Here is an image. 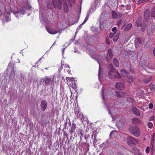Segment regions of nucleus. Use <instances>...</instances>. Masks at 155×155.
<instances>
[{
    "label": "nucleus",
    "mask_w": 155,
    "mask_h": 155,
    "mask_svg": "<svg viewBox=\"0 0 155 155\" xmlns=\"http://www.w3.org/2000/svg\"><path fill=\"white\" fill-rule=\"evenodd\" d=\"M64 64H62V62H61V67L60 68H59V70H62L63 68V66H64Z\"/></svg>",
    "instance_id": "obj_48"
},
{
    "label": "nucleus",
    "mask_w": 155,
    "mask_h": 155,
    "mask_svg": "<svg viewBox=\"0 0 155 155\" xmlns=\"http://www.w3.org/2000/svg\"><path fill=\"white\" fill-rule=\"evenodd\" d=\"M132 26V25L130 23L127 25L125 28H124V30L125 31H127L130 30Z\"/></svg>",
    "instance_id": "obj_21"
},
{
    "label": "nucleus",
    "mask_w": 155,
    "mask_h": 155,
    "mask_svg": "<svg viewBox=\"0 0 155 155\" xmlns=\"http://www.w3.org/2000/svg\"><path fill=\"white\" fill-rule=\"evenodd\" d=\"M121 75L124 77H128L129 76V74L124 69H121L120 70Z\"/></svg>",
    "instance_id": "obj_16"
},
{
    "label": "nucleus",
    "mask_w": 155,
    "mask_h": 155,
    "mask_svg": "<svg viewBox=\"0 0 155 155\" xmlns=\"http://www.w3.org/2000/svg\"><path fill=\"white\" fill-rule=\"evenodd\" d=\"M136 41L137 42H138V43L141 44L142 43V41L141 39L140 38H136Z\"/></svg>",
    "instance_id": "obj_27"
},
{
    "label": "nucleus",
    "mask_w": 155,
    "mask_h": 155,
    "mask_svg": "<svg viewBox=\"0 0 155 155\" xmlns=\"http://www.w3.org/2000/svg\"><path fill=\"white\" fill-rule=\"evenodd\" d=\"M145 1V0H140L138 2V4H139L142 2H144Z\"/></svg>",
    "instance_id": "obj_42"
},
{
    "label": "nucleus",
    "mask_w": 155,
    "mask_h": 155,
    "mask_svg": "<svg viewBox=\"0 0 155 155\" xmlns=\"http://www.w3.org/2000/svg\"><path fill=\"white\" fill-rule=\"evenodd\" d=\"M104 104H105V105L106 106V107L107 108V109L108 110V112L109 114H111V112L110 110L109 109V106L106 103V102L104 103Z\"/></svg>",
    "instance_id": "obj_26"
},
{
    "label": "nucleus",
    "mask_w": 155,
    "mask_h": 155,
    "mask_svg": "<svg viewBox=\"0 0 155 155\" xmlns=\"http://www.w3.org/2000/svg\"><path fill=\"white\" fill-rule=\"evenodd\" d=\"M26 8L27 9L30 10L31 9L32 7L31 5L28 4L26 5Z\"/></svg>",
    "instance_id": "obj_34"
},
{
    "label": "nucleus",
    "mask_w": 155,
    "mask_h": 155,
    "mask_svg": "<svg viewBox=\"0 0 155 155\" xmlns=\"http://www.w3.org/2000/svg\"><path fill=\"white\" fill-rule=\"evenodd\" d=\"M154 136H155V134H154V133H153L151 135L152 138L151 139V140L152 141H153V139L154 138Z\"/></svg>",
    "instance_id": "obj_47"
},
{
    "label": "nucleus",
    "mask_w": 155,
    "mask_h": 155,
    "mask_svg": "<svg viewBox=\"0 0 155 155\" xmlns=\"http://www.w3.org/2000/svg\"><path fill=\"white\" fill-rule=\"evenodd\" d=\"M72 2L73 3H75V0H71Z\"/></svg>",
    "instance_id": "obj_63"
},
{
    "label": "nucleus",
    "mask_w": 155,
    "mask_h": 155,
    "mask_svg": "<svg viewBox=\"0 0 155 155\" xmlns=\"http://www.w3.org/2000/svg\"><path fill=\"white\" fill-rule=\"evenodd\" d=\"M89 15L88 14L87 15V16H86V17L85 18V19H87V20H88V18H89Z\"/></svg>",
    "instance_id": "obj_55"
},
{
    "label": "nucleus",
    "mask_w": 155,
    "mask_h": 155,
    "mask_svg": "<svg viewBox=\"0 0 155 155\" xmlns=\"http://www.w3.org/2000/svg\"><path fill=\"white\" fill-rule=\"evenodd\" d=\"M131 109L134 114L137 116H140V114L139 110L134 106L133 105L131 106Z\"/></svg>",
    "instance_id": "obj_11"
},
{
    "label": "nucleus",
    "mask_w": 155,
    "mask_h": 155,
    "mask_svg": "<svg viewBox=\"0 0 155 155\" xmlns=\"http://www.w3.org/2000/svg\"><path fill=\"white\" fill-rule=\"evenodd\" d=\"M115 95L118 97H124L126 94V93L120 91H116L115 92Z\"/></svg>",
    "instance_id": "obj_8"
},
{
    "label": "nucleus",
    "mask_w": 155,
    "mask_h": 155,
    "mask_svg": "<svg viewBox=\"0 0 155 155\" xmlns=\"http://www.w3.org/2000/svg\"><path fill=\"white\" fill-rule=\"evenodd\" d=\"M109 67L110 68V70H112V69H114L113 68V65L112 64H109Z\"/></svg>",
    "instance_id": "obj_38"
},
{
    "label": "nucleus",
    "mask_w": 155,
    "mask_h": 155,
    "mask_svg": "<svg viewBox=\"0 0 155 155\" xmlns=\"http://www.w3.org/2000/svg\"><path fill=\"white\" fill-rule=\"evenodd\" d=\"M68 2H68V4L69 6H70L71 7H72V4L70 2V0H67Z\"/></svg>",
    "instance_id": "obj_50"
},
{
    "label": "nucleus",
    "mask_w": 155,
    "mask_h": 155,
    "mask_svg": "<svg viewBox=\"0 0 155 155\" xmlns=\"http://www.w3.org/2000/svg\"><path fill=\"white\" fill-rule=\"evenodd\" d=\"M15 71L14 69V68L13 67H12L11 68V70L10 71V76H14L15 75Z\"/></svg>",
    "instance_id": "obj_22"
},
{
    "label": "nucleus",
    "mask_w": 155,
    "mask_h": 155,
    "mask_svg": "<svg viewBox=\"0 0 155 155\" xmlns=\"http://www.w3.org/2000/svg\"><path fill=\"white\" fill-rule=\"evenodd\" d=\"M94 143H95L96 142L97 140H96V134H95L94 136Z\"/></svg>",
    "instance_id": "obj_51"
},
{
    "label": "nucleus",
    "mask_w": 155,
    "mask_h": 155,
    "mask_svg": "<svg viewBox=\"0 0 155 155\" xmlns=\"http://www.w3.org/2000/svg\"><path fill=\"white\" fill-rule=\"evenodd\" d=\"M103 22H100V28L101 29H102V28L103 27Z\"/></svg>",
    "instance_id": "obj_41"
},
{
    "label": "nucleus",
    "mask_w": 155,
    "mask_h": 155,
    "mask_svg": "<svg viewBox=\"0 0 155 155\" xmlns=\"http://www.w3.org/2000/svg\"><path fill=\"white\" fill-rule=\"evenodd\" d=\"M68 120L67 119L66 120L65 122L64 123V128L66 129L67 127V125L68 124Z\"/></svg>",
    "instance_id": "obj_35"
},
{
    "label": "nucleus",
    "mask_w": 155,
    "mask_h": 155,
    "mask_svg": "<svg viewBox=\"0 0 155 155\" xmlns=\"http://www.w3.org/2000/svg\"><path fill=\"white\" fill-rule=\"evenodd\" d=\"M106 91L105 93L104 92V90L103 88L102 87V98L103 100L104 101V103L105 102V101L107 99H108V96H109V94L108 93V92Z\"/></svg>",
    "instance_id": "obj_5"
},
{
    "label": "nucleus",
    "mask_w": 155,
    "mask_h": 155,
    "mask_svg": "<svg viewBox=\"0 0 155 155\" xmlns=\"http://www.w3.org/2000/svg\"><path fill=\"white\" fill-rule=\"evenodd\" d=\"M151 16L153 17H155V7L152 9L151 11Z\"/></svg>",
    "instance_id": "obj_24"
},
{
    "label": "nucleus",
    "mask_w": 155,
    "mask_h": 155,
    "mask_svg": "<svg viewBox=\"0 0 155 155\" xmlns=\"http://www.w3.org/2000/svg\"><path fill=\"white\" fill-rule=\"evenodd\" d=\"M145 30V27H144L143 28H141L140 29V31H141L142 32L144 31Z\"/></svg>",
    "instance_id": "obj_49"
},
{
    "label": "nucleus",
    "mask_w": 155,
    "mask_h": 155,
    "mask_svg": "<svg viewBox=\"0 0 155 155\" xmlns=\"http://www.w3.org/2000/svg\"><path fill=\"white\" fill-rule=\"evenodd\" d=\"M130 133L135 137H138L140 134V131L139 127L137 126H130L129 127Z\"/></svg>",
    "instance_id": "obj_1"
},
{
    "label": "nucleus",
    "mask_w": 155,
    "mask_h": 155,
    "mask_svg": "<svg viewBox=\"0 0 155 155\" xmlns=\"http://www.w3.org/2000/svg\"><path fill=\"white\" fill-rule=\"evenodd\" d=\"M147 125L149 128H151L153 127V124L151 122H149L147 124Z\"/></svg>",
    "instance_id": "obj_31"
},
{
    "label": "nucleus",
    "mask_w": 155,
    "mask_h": 155,
    "mask_svg": "<svg viewBox=\"0 0 155 155\" xmlns=\"http://www.w3.org/2000/svg\"><path fill=\"white\" fill-rule=\"evenodd\" d=\"M51 78L48 76L45 77L43 79V82H45V84L48 85L50 84L51 81Z\"/></svg>",
    "instance_id": "obj_12"
},
{
    "label": "nucleus",
    "mask_w": 155,
    "mask_h": 155,
    "mask_svg": "<svg viewBox=\"0 0 155 155\" xmlns=\"http://www.w3.org/2000/svg\"><path fill=\"white\" fill-rule=\"evenodd\" d=\"M87 19H85L84 20V21H83V22L80 25V26H81L82 25H83L87 21Z\"/></svg>",
    "instance_id": "obj_46"
},
{
    "label": "nucleus",
    "mask_w": 155,
    "mask_h": 155,
    "mask_svg": "<svg viewBox=\"0 0 155 155\" xmlns=\"http://www.w3.org/2000/svg\"><path fill=\"white\" fill-rule=\"evenodd\" d=\"M5 18L6 21L7 22H8L11 20V19H10L9 17L7 15H5Z\"/></svg>",
    "instance_id": "obj_29"
},
{
    "label": "nucleus",
    "mask_w": 155,
    "mask_h": 155,
    "mask_svg": "<svg viewBox=\"0 0 155 155\" xmlns=\"http://www.w3.org/2000/svg\"><path fill=\"white\" fill-rule=\"evenodd\" d=\"M108 75L111 79L114 78L119 79L121 77L120 73L118 71H116L115 69H113L109 71Z\"/></svg>",
    "instance_id": "obj_2"
},
{
    "label": "nucleus",
    "mask_w": 155,
    "mask_h": 155,
    "mask_svg": "<svg viewBox=\"0 0 155 155\" xmlns=\"http://www.w3.org/2000/svg\"><path fill=\"white\" fill-rule=\"evenodd\" d=\"M79 135H80V138L81 139L84 136V131L82 129H80L78 131Z\"/></svg>",
    "instance_id": "obj_20"
},
{
    "label": "nucleus",
    "mask_w": 155,
    "mask_h": 155,
    "mask_svg": "<svg viewBox=\"0 0 155 155\" xmlns=\"http://www.w3.org/2000/svg\"><path fill=\"white\" fill-rule=\"evenodd\" d=\"M75 128L76 124L74 123H73L72 124V126L71 127V128L69 130V133H70V134L71 135V136L70 137V138H72V133L74 131V130L75 129Z\"/></svg>",
    "instance_id": "obj_15"
},
{
    "label": "nucleus",
    "mask_w": 155,
    "mask_h": 155,
    "mask_svg": "<svg viewBox=\"0 0 155 155\" xmlns=\"http://www.w3.org/2000/svg\"><path fill=\"white\" fill-rule=\"evenodd\" d=\"M106 43L107 45H110V41L109 38H107L106 39Z\"/></svg>",
    "instance_id": "obj_36"
},
{
    "label": "nucleus",
    "mask_w": 155,
    "mask_h": 155,
    "mask_svg": "<svg viewBox=\"0 0 155 155\" xmlns=\"http://www.w3.org/2000/svg\"><path fill=\"white\" fill-rule=\"evenodd\" d=\"M142 23V18L139 17L136 22V24L138 27L141 26Z\"/></svg>",
    "instance_id": "obj_17"
},
{
    "label": "nucleus",
    "mask_w": 155,
    "mask_h": 155,
    "mask_svg": "<svg viewBox=\"0 0 155 155\" xmlns=\"http://www.w3.org/2000/svg\"><path fill=\"white\" fill-rule=\"evenodd\" d=\"M10 13H11L10 12H8V13H7V14H8V15H10Z\"/></svg>",
    "instance_id": "obj_64"
},
{
    "label": "nucleus",
    "mask_w": 155,
    "mask_h": 155,
    "mask_svg": "<svg viewBox=\"0 0 155 155\" xmlns=\"http://www.w3.org/2000/svg\"><path fill=\"white\" fill-rule=\"evenodd\" d=\"M63 3L64 12L66 13H67L68 11V8L66 0H63Z\"/></svg>",
    "instance_id": "obj_14"
},
{
    "label": "nucleus",
    "mask_w": 155,
    "mask_h": 155,
    "mask_svg": "<svg viewBox=\"0 0 155 155\" xmlns=\"http://www.w3.org/2000/svg\"><path fill=\"white\" fill-rule=\"evenodd\" d=\"M41 109L43 111H44L47 107V102L45 100H43L41 101Z\"/></svg>",
    "instance_id": "obj_6"
},
{
    "label": "nucleus",
    "mask_w": 155,
    "mask_h": 155,
    "mask_svg": "<svg viewBox=\"0 0 155 155\" xmlns=\"http://www.w3.org/2000/svg\"><path fill=\"white\" fill-rule=\"evenodd\" d=\"M150 10L148 9H146L144 12V18L146 21L148 20L150 17Z\"/></svg>",
    "instance_id": "obj_10"
},
{
    "label": "nucleus",
    "mask_w": 155,
    "mask_h": 155,
    "mask_svg": "<svg viewBox=\"0 0 155 155\" xmlns=\"http://www.w3.org/2000/svg\"><path fill=\"white\" fill-rule=\"evenodd\" d=\"M63 135L64 137H66L67 140L68 139V134L66 132H64Z\"/></svg>",
    "instance_id": "obj_33"
},
{
    "label": "nucleus",
    "mask_w": 155,
    "mask_h": 155,
    "mask_svg": "<svg viewBox=\"0 0 155 155\" xmlns=\"http://www.w3.org/2000/svg\"><path fill=\"white\" fill-rule=\"evenodd\" d=\"M19 11L18 10H12V12L15 15L18 13L19 12Z\"/></svg>",
    "instance_id": "obj_32"
},
{
    "label": "nucleus",
    "mask_w": 155,
    "mask_h": 155,
    "mask_svg": "<svg viewBox=\"0 0 155 155\" xmlns=\"http://www.w3.org/2000/svg\"><path fill=\"white\" fill-rule=\"evenodd\" d=\"M20 12L21 14L24 15L25 13V9L23 8H22L20 9Z\"/></svg>",
    "instance_id": "obj_30"
},
{
    "label": "nucleus",
    "mask_w": 155,
    "mask_h": 155,
    "mask_svg": "<svg viewBox=\"0 0 155 155\" xmlns=\"http://www.w3.org/2000/svg\"><path fill=\"white\" fill-rule=\"evenodd\" d=\"M53 4L55 8L60 10L62 8L61 0H53Z\"/></svg>",
    "instance_id": "obj_3"
},
{
    "label": "nucleus",
    "mask_w": 155,
    "mask_h": 155,
    "mask_svg": "<svg viewBox=\"0 0 155 155\" xmlns=\"http://www.w3.org/2000/svg\"><path fill=\"white\" fill-rule=\"evenodd\" d=\"M130 70L132 73H134V70L132 69H130Z\"/></svg>",
    "instance_id": "obj_59"
},
{
    "label": "nucleus",
    "mask_w": 155,
    "mask_h": 155,
    "mask_svg": "<svg viewBox=\"0 0 155 155\" xmlns=\"http://www.w3.org/2000/svg\"><path fill=\"white\" fill-rule=\"evenodd\" d=\"M141 123V120L137 117L134 118L132 119V124L135 125L140 124Z\"/></svg>",
    "instance_id": "obj_13"
},
{
    "label": "nucleus",
    "mask_w": 155,
    "mask_h": 155,
    "mask_svg": "<svg viewBox=\"0 0 155 155\" xmlns=\"http://www.w3.org/2000/svg\"><path fill=\"white\" fill-rule=\"evenodd\" d=\"M113 62L114 65L117 67H119V62L117 59L116 58H114L113 59Z\"/></svg>",
    "instance_id": "obj_19"
},
{
    "label": "nucleus",
    "mask_w": 155,
    "mask_h": 155,
    "mask_svg": "<svg viewBox=\"0 0 155 155\" xmlns=\"http://www.w3.org/2000/svg\"><path fill=\"white\" fill-rule=\"evenodd\" d=\"M115 87L118 89L123 90L124 89V83L118 82L115 84Z\"/></svg>",
    "instance_id": "obj_9"
},
{
    "label": "nucleus",
    "mask_w": 155,
    "mask_h": 155,
    "mask_svg": "<svg viewBox=\"0 0 155 155\" xmlns=\"http://www.w3.org/2000/svg\"><path fill=\"white\" fill-rule=\"evenodd\" d=\"M150 150V147H147L146 149V152L147 153H148L149 152Z\"/></svg>",
    "instance_id": "obj_40"
},
{
    "label": "nucleus",
    "mask_w": 155,
    "mask_h": 155,
    "mask_svg": "<svg viewBox=\"0 0 155 155\" xmlns=\"http://www.w3.org/2000/svg\"><path fill=\"white\" fill-rule=\"evenodd\" d=\"M47 7L48 8L50 9V4H48L47 5Z\"/></svg>",
    "instance_id": "obj_57"
},
{
    "label": "nucleus",
    "mask_w": 155,
    "mask_h": 155,
    "mask_svg": "<svg viewBox=\"0 0 155 155\" xmlns=\"http://www.w3.org/2000/svg\"><path fill=\"white\" fill-rule=\"evenodd\" d=\"M105 58H106V60L107 62H109V59L108 58V57H106L105 56Z\"/></svg>",
    "instance_id": "obj_58"
},
{
    "label": "nucleus",
    "mask_w": 155,
    "mask_h": 155,
    "mask_svg": "<svg viewBox=\"0 0 155 155\" xmlns=\"http://www.w3.org/2000/svg\"><path fill=\"white\" fill-rule=\"evenodd\" d=\"M155 87V86L153 84H151L150 86V90L151 91L153 90Z\"/></svg>",
    "instance_id": "obj_37"
},
{
    "label": "nucleus",
    "mask_w": 155,
    "mask_h": 155,
    "mask_svg": "<svg viewBox=\"0 0 155 155\" xmlns=\"http://www.w3.org/2000/svg\"><path fill=\"white\" fill-rule=\"evenodd\" d=\"M100 66H99V75L100 74V73H101V72H100Z\"/></svg>",
    "instance_id": "obj_62"
},
{
    "label": "nucleus",
    "mask_w": 155,
    "mask_h": 155,
    "mask_svg": "<svg viewBox=\"0 0 155 155\" xmlns=\"http://www.w3.org/2000/svg\"><path fill=\"white\" fill-rule=\"evenodd\" d=\"M154 117L153 116H152L150 118V120H154Z\"/></svg>",
    "instance_id": "obj_54"
},
{
    "label": "nucleus",
    "mask_w": 155,
    "mask_h": 155,
    "mask_svg": "<svg viewBox=\"0 0 155 155\" xmlns=\"http://www.w3.org/2000/svg\"><path fill=\"white\" fill-rule=\"evenodd\" d=\"M107 55H109L110 57L111 58H112L113 55L111 49V48H109L108 49V52L107 53Z\"/></svg>",
    "instance_id": "obj_18"
},
{
    "label": "nucleus",
    "mask_w": 155,
    "mask_h": 155,
    "mask_svg": "<svg viewBox=\"0 0 155 155\" xmlns=\"http://www.w3.org/2000/svg\"><path fill=\"white\" fill-rule=\"evenodd\" d=\"M46 30L50 34L52 35L58 33V31L55 30L54 29L51 28L46 27Z\"/></svg>",
    "instance_id": "obj_7"
},
{
    "label": "nucleus",
    "mask_w": 155,
    "mask_h": 155,
    "mask_svg": "<svg viewBox=\"0 0 155 155\" xmlns=\"http://www.w3.org/2000/svg\"><path fill=\"white\" fill-rule=\"evenodd\" d=\"M112 17L114 18H117L118 16L117 13L115 12H112Z\"/></svg>",
    "instance_id": "obj_25"
},
{
    "label": "nucleus",
    "mask_w": 155,
    "mask_h": 155,
    "mask_svg": "<svg viewBox=\"0 0 155 155\" xmlns=\"http://www.w3.org/2000/svg\"><path fill=\"white\" fill-rule=\"evenodd\" d=\"M129 79L131 80V82H133L134 80V78L130 77L129 78Z\"/></svg>",
    "instance_id": "obj_53"
},
{
    "label": "nucleus",
    "mask_w": 155,
    "mask_h": 155,
    "mask_svg": "<svg viewBox=\"0 0 155 155\" xmlns=\"http://www.w3.org/2000/svg\"><path fill=\"white\" fill-rule=\"evenodd\" d=\"M137 152L138 153V154L136 155H142L139 152V151L138 150H137Z\"/></svg>",
    "instance_id": "obj_61"
},
{
    "label": "nucleus",
    "mask_w": 155,
    "mask_h": 155,
    "mask_svg": "<svg viewBox=\"0 0 155 155\" xmlns=\"http://www.w3.org/2000/svg\"><path fill=\"white\" fill-rule=\"evenodd\" d=\"M94 59H95V60H96V61H97V62L98 63V64H99V61L98 60V59H97V58H95L94 57H92Z\"/></svg>",
    "instance_id": "obj_52"
},
{
    "label": "nucleus",
    "mask_w": 155,
    "mask_h": 155,
    "mask_svg": "<svg viewBox=\"0 0 155 155\" xmlns=\"http://www.w3.org/2000/svg\"><path fill=\"white\" fill-rule=\"evenodd\" d=\"M151 77H150L149 78L144 79L143 81L145 83L147 84L149 83L151 80Z\"/></svg>",
    "instance_id": "obj_23"
},
{
    "label": "nucleus",
    "mask_w": 155,
    "mask_h": 155,
    "mask_svg": "<svg viewBox=\"0 0 155 155\" xmlns=\"http://www.w3.org/2000/svg\"><path fill=\"white\" fill-rule=\"evenodd\" d=\"M114 33H111L109 35V37L110 38H111L114 35Z\"/></svg>",
    "instance_id": "obj_44"
},
{
    "label": "nucleus",
    "mask_w": 155,
    "mask_h": 155,
    "mask_svg": "<svg viewBox=\"0 0 155 155\" xmlns=\"http://www.w3.org/2000/svg\"><path fill=\"white\" fill-rule=\"evenodd\" d=\"M119 38V35H116L115 36H114V38H113V41L114 42H115L117 41L118 40Z\"/></svg>",
    "instance_id": "obj_28"
},
{
    "label": "nucleus",
    "mask_w": 155,
    "mask_h": 155,
    "mask_svg": "<svg viewBox=\"0 0 155 155\" xmlns=\"http://www.w3.org/2000/svg\"><path fill=\"white\" fill-rule=\"evenodd\" d=\"M114 131H112L110 133V136H111V135H112V134H113V132H114Z\"/></svg>",
    "instance_id": "obj_60"
},
{
    "label": "nucleus",
    "mask_w": 155,
    "mask_h": 155,
    "mask_svg": "<svg viewBox=\"0 0 155 155\" xmlns=\"http://www.w3.org/2000/svg\"><path fill=\"white\" fill-rule=\"evenodd\" d=\"M87 19H85L84 20V21H83V22L80 25V26H81L82 25H83L87 21Z\"/></svg>",
    "instance_id": "obj_45"
},
{
    "label": "nucleus",
    "mask_w": 155,
    "mask_h": 155,
    "mask_svg": "<svg viewBox=\"0 0 155 155\" xmlns=\"http://www.w3.org/2000/svg\"><path fill=\"white\" fill-rule=\"evenodd\" d=\"M116 30H117V28L116 27H114L111 29L112 31L114 32L115 33L116 32Z\"/></svg>",
    "instance_id": "obj_39"
},
{
    "label": "nucleus",
    "mask_w": 155,
    "mask_h": 155,
    "mask_svg": "<svg viewBox=\"0 0 155 155\" xmlns=\"http://www.w3.org/2000/svg\"><path fill=\"white\" fill-rule=\"evenodd\" d=\"M127 143L129 145L135 144L138 143L137 140L136 138L134 137H127Z\"/></svg>",
    "instance_id": "obj_4"
},
{
    "label": "nucleus",
    "mask_w": 155,
    "mask_h": 155,
    "mask_svg": "<svg viewBox=\"0 0 155 155\" xmlns=\"http://www.w3.org/2000/svg\"><path fill=\"white\" fill-rule=\"evenodd\" d=\"M149 108L150 109H152L153 108V104H152L151 103H150L149 104Z\"/></svg>",
    "instance_id": "obj_43"
},
{
    "label": "nucleus",
    "mask_w": 155,
    "mask_h": 155,
    "mask_svg": "<svg viewBox=\"0 0 155 155\" xmlns=\"http://www.w3.org/2000/svg\"><path fill=\"white\" fill-rule=\"evenodd\" d=\"M153 53L154 56H155V48L153 49Z\"/></svg>",
    "instance_id": "obj_56"
}]
</instances>
